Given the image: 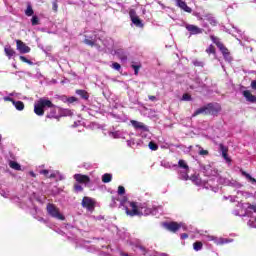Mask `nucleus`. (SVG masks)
<instances>
[{"mask_svg": "<svg viewBox=\"0 0 256 256\" xmlns=\"http://www.w3.org/2000/svg\"><path fill=\"white\" fill-rule=\"evenodd\" d=\"M242 175H243L244 177H247V175H249V173H247V172H245V171H242Z\"/></svg>", "mask_w": 256, "mask_h": 256, "instance_id": "50", "label": "nucleus"}, {"mask_svg": "<svg viewBox=\"0 0 256 256\" xmlns=\"http://www.w3.org/2000/svg\"><path fill=\"white\" fill-rule=\"evenodd\" d=\"M4 101H10L11 103H13V101H15L13 98L7 96V97H4Z\"/></svg>", "mask_w": 256, "mask_h": 256, "instance_id": "47", "label": "nucleus"}, {"mask_svg": "<svg viewBox=\"0 0 256 256\" xmlns=\"http://www.w3.org/2000/svg\"><path fill=\"white\" fill-rule=\"evenodd\" d=\"M39 221H42L43 223H46L44 218H40Z\"/></svg>", "mask_w": 256, "mask_h": 256, "instance_id": "53", "label": "nucleus"}, {"mask_svg": "<svg viewBox=\"0 0 256 256\" xmlns=\"http://www.w3.org/2000/svg\"><path fill=\"white\" fill-rule=\"evenodd\" d=\"M129 17H130L131 20L135 19L136 17H138L137 16V12L135 11V9H130L129 10Z\"/></svg>", "mask_w": 256, "mask_h": 256, "instance_id": "32", "label": "nucleus"}, {"mask_svg": "<svg viewBox=\"0 0 256 256\" xmlns=\"http://www.w3.org/2000/svg\"><path fill=\"white\" fill-rule=\"evenodd\" d=\"M4 52H5V55L8 56V59H11V57H13V55H15V50H13V48H11V46H6L4 48Z\"/></svg>", "mask_w": 256, "mask_h": 256, "instance_id": "17", "label": "nucleus"}, {"mask_svg": "<svg viewBox=\"0 0 256 256\" xmlns=\"http://www.w3.org/2000/svg\"><path fill=\"white\" fill-rule=\"evenodd\" d=\"M130 123L132 127H134V129H140V131H149V128H147V126L143 122L131 120Z\"/></svg>", "mask_w": 256, "mask_h": 256, "instance_id": "11", "label": "nucleus"}, {"mask_svg": "<svg viewBox=\"0 0 256 256\" xmlns=\"http://www.w3.org/2000/svg\"><path fill=\"white\" fill-rule=\"evenodd\" d=\"M122 256H129V254H125V253H124V254H122Z\"/></svg>", "mask_w": 256, "mask_h": 256, "instance_id": "54", "label": "nucleus"}, {"mask_svg": "<svg viewBox=\"0 0 256 256\" xmlns=\"http://www.w3.org/2000/svg\"><path fill=\"white\" fill-rule=\"evenodd\" d=\"M129 207H125V213L128 217H143V215H151V209L147 208L145 204H138L137 202H128Z\"/></svg>", "mask_w": 256, "mask_h": 256, "instance_id": "2", "label": "nucleus"}, {"mask_svg": "<svg viewBox=\"0 0 256 256\" xmlns=\"http://www.w3.org/2000/svg\"><path fill=\"white\" fill-rule=\"evenodd\" d=\"M178 166L181 169H185L186 171H189V165H187V162H185V160H179Z\"/></svg>", "mask_w": 256, "mask_h": 256, "instance_id": "27", "label": "nucleus"}, {"mask_svg": "<svg viewBox=\"0 0 256 256\" xmlns=\"http://www.w3.org/2000/svg\"><path fill=\"white\" fill-rule=\"evenodd\" d=\"M74 179L75 181H77V183H82V184L91 182V178L85 174H75Z\"/></svg>", "mask_w": 256, "mask_h": 256, "instance_id": "9", "label": "nucleus"}, {"mask_svg": "<svg viewBox=\"0 0 256 256\" xmlns=\"http://www.w3.org/2000/svg\"><path fill=\"white\" fill-rule=\"evenodd\" d=\"M148 98L150 101H157V97H155L153 95H149Z\"/></svg>", "mask_w": 256, "mask_h": 256, "instance_id": "48", "label": "nucleus"}, {"mask_svg": "<svg viewBox=\"0 0 256 256\" xmlns=\"http://www.w3.org/2000/svg\"><path fill=\"white\" fill-rule=\"evenodd\" d=\"M1 139H2V137H1V135H0V141H1Z\"/></svg>", "mask_w": 256, "mask_h": 256, "instance_id": "57", "label": "nucleus"}, {"mask_svg": "<svg viewBox=\"0 0 256 256\" xmlns=\"http://www.w3.org/2000/svg\"><path fill=\"white\" fill-rule=\"evenodd\" d=\"M193 249H194V251H201V249H203V242H201V241L194 242Z\"/></svg>", "mask_w": 256, "mask_h": 256, "instance_id": "23", "label": "nucleus"}, {"mask_svg": "<svg viewBox=\"0 0 256 256\" xmlns=\"http://www.w3.org/2000/svg\"><path fill=\"white\" fill-rule=\"evenodd\" d=\"M13 105L16 107L17 111H23L25 109V104L22 101H13Z\"/></svg>", "mask_w": 256, "mask_h": 256, "instance_id": "19", "label": "nucleus"}, {"mask_svg": "<svg viewBox=\"0 0 256 256\" xmlns=\"http://www.w3.org/2000/svg\"><path fill=\"white\" fill-rule=\"evenodd\" d=\"M118 195H125V187L123 186L118 187Z\"/></svg>", "mask_w": 256, "mask_h": 256, "instance_id": "38", "label": "nucleus"}, {"mask_svg": "<svg viewBox=\"0 0 256 256\" xmlns=\"http://www.w3.org/2000/svg\"><path fill=\"white\" fill-rule=\"evenodd\" d=\"M219 149L222 153V157L225 159V161H231V159L229 158V148H227V146L223 145V144H219Z\"/></svg>", "mask_w": 256, "mask_h": 256, "instance_id": "14", "label": "nucleus"}, {"mask_svg": "<svg viewBox=\"0 0 256 256\" xmlns=\"http://www.w3.org/2000/svg\"><path fill=\"white\" fill-rule=\"evenodd\" d=\"M224 243H229V240H225Z\"/></svg>", "mask_w": 256, "mask_h": 256, "instance_id": "56", "label": "nucleus"}, {"mask_svg": "<svg viewBox=\"0 0 256 256\" xmlns=\"http://www.w3.org/2000/svg\"><path fill=\"white\" fill-rule=\"evenodd\" d=\"M112 69H115V71H121V64L117 62L112 63Z\"/></svg>", "mask_w": 256, "mask_h": 256, "instance_id": "34", "label": "nucleus"}, {"mask_svg": "<svg viewBox=\"0 0 256 256\" xmlns=\"http://www.w3.org/2000/svg\"><path fill=\"white\" fill-rule=\"evenodd\" d=\"M176 1V6L182 9V11H185V13H192L193 9L191 7L187 6V2L183 0H175Z\"/></svg>", "mask_w": 256, "mask_h": 256, "instance_id": "10", "label": "nucleus"}, {"mask_svg": "<svg viewBox=\"0 0 256 256\" xmlns=\"http://www.w3.org/2000/svg\"><path fill=\"white\" fill-rule=\"evenodd\" d=\"M84 43H85V45H89V47H95V40L85 38Z\"/></svg>", "mask_w": 256, "mask_h": 256, "instance_id": "28", "label": "nucleus"}, {"mask_svg": "<svg viewBox=\"0 0 256 256\" xmlns=\"http://www.w3.org/2000/svg\"><path fill=\"white\" fill-rule=\"evenodd\" d=\"M163 227L167 229V231H170V233H177L179 229H181V224L178 222L172 221V222H165L163 224Z\"/></svg>", "mask_w": 256, "mask_h": 256, "instance_id": "5", "label": "nucleus"}, {"mask_svg": "<svg viewBox=\"0 0 256 256\" xmlns=\"http://www.w3.org/2000/svg\"><path fill=\"white\" fill-rule=\"evenodd\" d=\"M16 49L21 54L31 53V47L27 46V44L21 40H16Z\"/></svg>", "mask_w": 256, "mask_h": 256, "instance_id": "6", "label": "nucleus"}, {"mask_svg": "<svg viewBox=\"0 0 256 256\" xmlns=\"http://www.w3.org/2000/svg\"><path fill=\"white\" fill-rule=\"evenodd\" d=\"M181 179H183V181H188L189 180V174H187V173L182 174Z\"/></svg>", "mask_w": 256, "mask_h": 256, "instance_id": "42", "label": "nucleus"}, {"mask_svg": "<svg viewBox=\"0 0 256 256\" xmlns=\"http://www.w3.org/2000/svg\"><path fill=\"white\" fill-rule=\"evenodd\" d=\"M207 21L212 25V27H215L217 25V20L211 15L206 16Z\"/></svg>", "mask_w": 256, "mask_h": 256, "instance_id": "25", "label": "nucleus"}, {"mask_svg": "<svg viewBox=\"0 0 256 256\" xmlns=\"http://www.w3.org/2000/svg\"><path fill=\"white\" fill-rule=\"evenodd\" d=\"M19 59H20V61H22L23 63H27L28 65H33V61L27 59V57H25V56H20Z\"/></svg>", "mask_w": 256, "mask_h": 256, "instance_id": "30", "label": "nucleus"}, {"mask_svg": "<svg viewBox=\"0 0 256 256\" xmlns=\"http://www.w3.org/2000/svg\"><path fill=\"white\" fill-rule=\"evenodd\" d=\"M116 55L118 58H120L121 61H127V54H125L123 49L116 50Z\"/></svg>", "mask_w": 256, "mask_h": 256, "instance_id": "16", "label": "nucleus"}, {"mask_svg": "<svg viewBox=\"0 0 256 256\" xmlns=\"http://www.w3.org/2000/svg\"><path fill=\"white\" fill-rule=\"evenodd\" d=\"M188 238H189V234H187V233H182L180 235V239H188Z\"/></svg>", "mask_w": 256, "mask_h": 256, "instance_id": "45", "label": "nucleus"}, {"mask_svg": "<svg viewBox=\"0 0 256 256\" xmlns=\"http://www.w3.org/2000/svg\"><path fill=\"white\" fill-rule=\"evenodd\" d=\"M9 167L14 169V171H21V164L17 163L16 161L11 160L9 162Z\"/></svg>", "mask_w": 256, "mask_h": 256, "instance_id": "18", "label": "nucleus"}, {"mask_svg": "<svg viewBox=\"0 0 256 256\" xmlns=\"http://www.w3.org/2000/svg\"><path fill=\"white\" fill-rule=\"evenodd\" d=\"M246 179H248L250 181V179L252 178V176H250V174H246Z\"/></svg>", "mask_w": 256, "mask_h": 256, "instance_id": "51", "label": "nucleus"}, {"mask_svg": "<svg viewBox=\"0 0 256 256\" xmlns=\"http://www.w3.org/2000/svg\"><path fill=\"white\" fill-rule=\"evenodd\" d=\"M132 23L136 25V27H143V23L141 22V19H139V16H136V18H132Z\"/></svg>", "mask_w": 256, "mask_h": 256, "instance_id": "26", "label": "nucleus"}, {"mask_svg": "<svg viewBox=\"0 0 256 256\" xmlns=\"http://www.w3.org/2000/svg\"><path fill=\"white\" fill-rule=\"evenodd\" d=\"M210 39H211L212 43H214V45H216V47H218V48L223 44V42L219 41V38L217 36L211 35Z\"/></svg>", "mask_w": 256, "mask_h": 256, "instance_id": "21", "label": "nucleus"}, {"mask_svg": "<svg viewBox=\"0 0 256 256\" xmlns=\"http://www.w3.org/2000/svg\"><path fill=\"white\" fill-rule=\"evenodd\" d=\"M199 155H209V151L207 150H200Z\"/></svg>", "mask_w": 256, "mask_h": 256, "instance_id": "46", "label": "nucleus"}, {"mask_svg": "<svg viewBox=\"0 0 256 256\" xmlns=\"http://www.w3.org/2000/svg\"><path fill=\"white\" fill-rule=\"evenodd\" d=\"M74 189L75 191H83V186H81L80 184H74Z\"/></svg>", "mask_w": 256, "mask_h": 256, "instance_id": "40", "label": "nucleus"}, {"mask_svg": "<svg viewBox=\"0 0 256 256\" xmlns=\"http://www.w3.org/2000/svg\"><path fill=\"white\" fill-rule=\"evenodd\" d=\"M138 249L142 251L143 255H147V248H145V246H138Z\"/></svg>", "mask_w": 256, "mask_h": 256, "instance_id": "41", "label": "nucleus"}, {"mask_svg": "<svg viewBox=\"0 0 256 256\" xmlns=\"http://www.w3.org/2000/svg\"><path fill=\"white\" fill-rule=\"evenodd\" d=\"M40 174L45 175V177H49V170H41Z\"/></svg>", "mask_w": 256, "mask_h": 256, "instance_id": "43", "label": "nucleus"}, {"mask_svg": "<svg viewBox=\"0 0 256 256\" xmlns=\"http://www.w3.org/2000/svg\"><path fill=\"white\" fill-rule=\"evenodd\" d=\"M112 180H113V175H111L110 173H105L102 176V183H111Z\"/></svg>", "mask_w": 256, "mask_h": 256, "instance_id": "20", "label": "nucleus"}, {"mask_svg": "<svg viewBox=\"0 0 256 256\" xmlns=\"http://www.w3.org/2000/svg\"><path fill=\"white\" fill-rule=\"evenodd\" d=\"M31 175H32V177H35V174L33 172L31 173Z\"/></svg>", "mask_w": 256, "mask_h": 256, "instance_id": "55", "label": "nucleus"}, {"mask_svg": "<svg viewBox=\"0 0 256 256\" xmlns=\"http://www.w3.org/2000/svg\"><path fill=\"white\" fill-rule=\"evenodd\" d=\"M250 181H251V183H256V179L253 177L250 179Z\"/></svg>", "mask_w": 256, "mask_h": 256, "instance_id": "52", "label": "nucleus"}, {"mask_svg": "<svg viewBox=\"0 0 256 256\" xmlns=\"http://www.w3.org/2000/svg\"><path fill=\"white\" fill-rule=\"evenodd\" d=\"M221 111V107H215L213 103H208L207 105L198 108L193 114L192 117H197V115H217Z\"/></svg>", "mask_w": 256, "mask_h": 256, "instance_id": "3", "label": "nucleus"}, {"mask_svg": "<svg viewBox=\"0 0 256 256\" xmlns=\"http://www.w3.org/2000/svg\"><path fill=\"white\" fill-rule=\"evenodd\" d=\"M218 49H220L226 61H231V52H229V49L225 46V44L222 43Z\"/></svg>", "mask_w": 256, "mask_h": 256, "instance_id": "12", "label": "nucleus"}, {"mask_svg": "<svg viewBox=\"0 0 256 256\" xmlns=\"http://www.w3.org/2000/svg\"><path fill=\"white\" fill-rule=\"evenodd\" d=\"M47 177H48V179H55V177H57V175L55 173H52Z\"/></svg>", "mask_w": 256, "mask_h": 256, "instance_id": "49", "label": "nucleus"}, {"mask_svg": "<svg viewBox=\"0 0 256 256\" xmlns=\"http://www.w3.org/2000/svg\"><path fill=\"white\" fill-rule=\"evenodd\" d=\"M243 97H245L246 101L249 103H256V96L253 95L249 90L243 91Z\"/></svg>", "mask_w": 256, "mask_h": 256, "instance_id": "13", "label": "nucleus"}, {"mask_svg": "<svg viewBox=\"0 0 256 256\" xmlns=\"http://www.w3.org/2000/svg\"><path fill=\"white\" fill-rule=\"evenodd\" d=\"M77 101H78V99L75 96H71V97L67 98L68 103H75Z\"/></svg>", "mask_w": 256, "mask_h": 256, "instance_id": "37", "label": "nucleus"}, {"mask_svg": "<svg viewBox=\"0 0 256 256\" xmlns=\"http://www.w3.org/2000/svg\"><path fill=\"white\" fill-rule=\"evenodd\" d=\"M46 107L50 109L46 115V119H59V116H57V106H55L51 100L45 98H40L34 105V113H36L38 117H43Z\"/></svg>", "mask_w": 256, "mask_h": 256, "instance_id": "1", "label": "nucleus"}, {"mask_svg": "<svg viewBox=\"0 0 256 256\" xmlns=\"http://www.w3.org/2000/svg\"><path fill=\"white\" fill-rule=\"evenodd\" d=\"M182 101H191V96L189 93H185L182 96Z\"/></svg>", "mask_w": 256, "mask_h": 256, "instance_id": "35", "label": "nucleus"}, {"mask_svg": "<svg viewBox=\"0 0 256 256\" xmlns=\"http://www.w3.org/2000/svg\"><path fill=\"white\" fill-rule=\"evenodd\" d=\"M31 23L34 27H35V25H39V17L38 16H32Z\"/></svg>", "mask_w": 256, "mask_h": 256, "instance_id": "33", "label": "nucleus"}, {"mask_svg": "<svg viewBox=\"0 0 256 256\" xmlns=\"http://www.w3.org/2000/svg\"><path fill=\"white\" fill-rule=\"evenodd\" d=\"M185 29L190 32V35H201L203 33V29L195 26L193 24H186Z\"/></svg>", "mask_w": 256, "mask_h": 256, "instance_id": "8", "label": "nucleus"}, {"mask_svg": "<svg viewBox=\"0 0 256 256\" xmlns=\"http://www.w3.org/2000/svg\"><path fill=\"white\" fill-rule=\"evenodd\" d=\"M82 207L88 209V211H93V209H95V202L89 197H84L82 199Z\"/></svg>", "mask_w": 256, "mask_h": 256, "instance_id": "7", "label": "nucleus"}, {"mask_svg": "<svg viewBox=\"0 0 256 256\" xmlns=\"http://www.w3.org/2000/svg\"><path fill=\"white\" fill-rule=\"evenodd\" d=\"M148 147L151 151H157L159 149V146L153 141L149 142Z\"/></svg>", "mask_w": 256, "mask_h": 256, "instance_id": "29", "label": "nucleus"}, {"mask_svg": "<svg viewBox=\"0 0 256 256\" xmlns=\"http://www.w3.org/2000/svg\"><path fill=\"white\" fill-rule=\"evenodd\" d=\"M131 67L132 69H134V74L139 75V69H141V64H138V65L132 64Z\"/></svg>", "mask_w": 256, "mask_h": 256, "instance_id": "31", "label": "nucleus"}, {"mask_svg": "<svg viewBox=\"0 0 256 256\" xmlns=\"http://www.w3.org/2000/svg\"><path fill=\"white\" fill-rule=\"evenodd\" d=\"M206 53L208 55H216L217 54V50L215 49V46L213 44H211L207 49H206Z\"/></svg>", "mask_w": 256, "mask_h": 256, "instance_id": "22", "label": "nucleus"}, {"mask_svg": "<svg viewBox=\"0 0 256 256\" xmlns=\"http://www.w3.org/2000/svg\"><path fill=\"white\" fill-rule=\"evenodd\" d=\"M52 9L53 11H55V13H57V9H59V5L57 4V1H54L52 3Z\"/></svg>", "mask_w": 256, "mask_h": 256, "instance_id": "39", "label": "nucleus"}, {"mask_svg": "<svg viewBox=\"0 0 256 256\" xmlns=\"http://www.w3.org/2000/svg\"><path fill=\"white\" fill-rule=\"evenodd\" d=\"M248 209H251V211H254V213H256V205L248 204Z\"/></svg>", "mask_w": 256, "mask_h": 256, "instance_id": "44", "label": "nucleus"}, {"mask_svg": "<svg viewBox=\"0 0 256 256\" xmlns=\"http://www.w3.org/2000/svg\"><path fill=\"white\" fill-rule=\"evenodd\" d=\"M193 65L194 67H203V62L199 61V60H194L193 61Z\"/></svg>", "mask_w": 256, "mask_h": 256, "instance_id": "36", "label": "nucleus"}, {"mask_svg": "<svg viewBox=\"0 0 256 256\" xmlns=\"http://www.w3.org/2000/svg\"><path fill=\"white\" fill-rule=\"evenodd\" d=\"M76 95H79L82 99H89V93L86 90L77 89Z\"/></svg>", "mask_w": 256, "mask_h": 256, "instance_id": "15", "label": "nucleus"}, {"mask_svg": "<svg viewBox=\"0 0 256 256\" xmlns=\"http://www.w3.org/2000/svg\"><path fill=\"white\" fill-rule=\"evenodd\" d=\"M46 211L50 217H53L54 219H58L59 221H65V217L61 212L59 211V208L55 206V204L48 203L46 206Z\"/></svg>", "mask_w": 256, "mask_h": 256, "instance_id": "4", "label": "nucleus"}, {"mask_svg": "<svg viewBox=\"0 0 256 256\" xmlns=\"http://www.w3.org/2000/svg\"><path fill=\"white\" fill-rule=\"evenodd\" d=\"M34 14H35V11H33V7L31 5H28L27 9L25 10V15L27 17H33Z\"/></svg>", "mask_w": 256, "mask_h": 256, "instance_id": "24", "label": "nucleus"}]
</instances>
